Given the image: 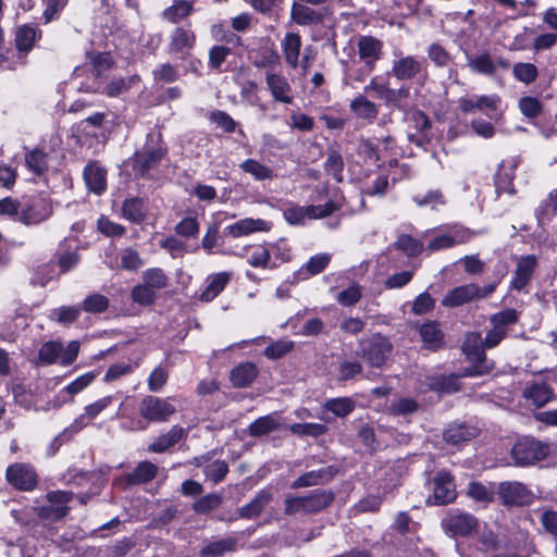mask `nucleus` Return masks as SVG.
<instances>
[{"mask_svg":"<svg viewBox=\"0 0 557 557\" xmlns=\"http://www.w3.org/2000/svg\"><path fill=\"white\" fill-rule=\"evenodd\" d=\"M479 525L478 519L461 510H451L443 520V527L455 536L470 535Z\"/></svg>","mask_w":557,"mask_h":557,"instance_id":"11","label":"nucleus"},{"mask_svg":"<svg viewBox=\"0 0 557 557\" xmlns=\"http://www.w3.org/2000/svg\"><path fill=\"white\" fill-rule=\"evenodd\" d=\"M239 168L250 174L257 181H267L274 177L273 171L255 159H247L239 164Z\"/></svg>","mask_w":557,"mask_h":557,"instance_id":"42","label":"nucleus"},{"mask_svg":"<svg viewBox=\"0 0 557 557\" xmlns=\"http://www.w3.org/2000/svg\"><path fill=\"white\" fill-rule=\"evenodd\" d=\"M53 209L51 200L36 196L30 198L22 209L20 221L25 225H37L52 215Z\"/></svg>","mask_w":557,"mask_h":557,"instance_id":"10","label":"nucleus"},{"mask_svg":"<svg viewBox=\"0 0 557 557\" xmlns=\"http://www.w3.org/2000/svg\"><path fill=\"white\" fill-rule=\"evenodd\" d=\"M324 166H325V171L330 175H332L337 182H342L344 161H343L342 156L337 151H335V150L329 151Z\"/></svg>","mask_w":557,"mask_h":557,"instance_id":"61","label":"nucleus"},{"mask_svg":"<svg viewBox=\"0 0 557 557\" xmlns=\"http://www.w3.org/2000/svg\"><path fill=\"white\" fill-rule=\"evenodd\" d=\"M115 396L109 395L104 396L84 408V413L76 420V422L84 423L85 420L90 421L97 418L102 411H104L109 406L112 405Z\"/></svg>","mask_w":557,"mask_h":557,"instance_id":"47","label":"nucleus"},{"mask_svg":"<svg viewBox=\"0 0 557 557\" xmlns=\"http://www.w3.org/2000/svg\"><path fill=\"white\" fill-rule=\"evenodd\" d=\"M520 313L512 308L504 309L499 312L492 314L488 318L491 325L503 330L508 333V326L513 325L518 322Z\"/></svg>","mask_w":557,"mask_h":557,"instance_id":"44","label":"nucleus"},{"mask_svg":"<svg viewBox=\"0 0 557 557\" xmlns=\"http://www.w3.org/2000/svg\"><path fill=\"white\" fill-rule=\"evenodd\" d=\"M423 71V60L413 55H403L392 62L391 74L400 82L412 81Z\"/></svg>","mask_w":557,"mask_h":557,"instance_id":"13","label":"nucleus"},{"mask_svg":"<svg viewBox=\"0 0 557 557\" xmlns=\"http://www.w3.org/2000/svg\"><path fill=\"white\" fill-rule=\"evenodd\" d=\"M473 364L471 367L465 368L462 372H460L458 375H450V376H438L433 377L430 382V387L434 391L440 392H456L458 389L457 379L458 377H465V376H479L488 374L493 371L495 368L494 361H476L472 362Z\"/></svg>","mask_w":557,"mask_h":557,"instance_id":"8","label":"nucleus"},{"mask_svg":"<svg viewBox=\"0 0 557 557\" xmlns=\"http://www.w3.org/2000/svg\"><path fill=\"white\" fill-rule=\"evenodd\" d=\"M548 451L547 444L533 437H523L512 446L511 457L516 466L527 467L546 458Z\"/></svg>","mask_w":557,"mask_h":557,"instance_id":"5","label":"nucleus"},{"mask_svg":"<svg viewBox=\"0 0 557 557\" xmlns=\"http://www.w3.org/2000/svg\"><path fill=\"white\" fill-rule=\"evenodd\" d=\"M73 493L65 491H52L46 496L47 504L38 508V516L41 519L57 521L67 515L70 508L69 502Z\"/></svg>","mask_w":557,"mask_h":557,"instance_id":"9","label":"nucleus"},{"mask_svg":"<svg viewBox=\"0 0 557 557\" xmlns=\"http://www.w3.org/2000/svg\"><path fill=\"white\" fill-rule=\"evenodd\" d=\"M195 45V35L191 30L177 27L171 35L170 51L173 53L189 50Z\"/></svg>","mask_w":557,"mask_h":557,"instance_id":"39","label":"nucleus"},{"mask_svg":"<svg viewBox=\"0 0 557 557\" xmlns=\"http://www.w3.org/2000/svg\"><path fill=\"white\" fill-rule=\"evenodd\" d=\"M461 348L471 362L488 361L485 355L484 338L479 332L467 333Z\"/></svg>","mask_w":557,"mask_h":557,"instance_id":"27","label":"nucleus"},{"mask_svg":"<svg viewBox=\"0 0 557 557\" xmlns=\"http://www.w3.org/2000/svg\"><path fill=\"white\" fill-rule=\"evenodd\" d=\"M84 181L90 191L100 195L107 187V172L98 162H89L84 169Z\"/></svg>","mask_w":557,"mask_h":557,"instance_id":"24","label":"nucleus"},{"mask_svg":"<svg viewBox=\"0 0 557 557\" xmlns=\"http://www.w3.org/2000/svg\"><path fill=\"white\" fill-rule=\"evenodd\" d=\"M498 95H471L458 100V107L463 113H474L476 111H497L500 104Z\"/></svg>","mask_w":557,"mask_h":557,"instance_id":"17","label":"nucleus"},{"mask_svg":"<svg viewBox=\"0 0 557 557\" xmlns=\"http://www.w3.org/2000/svg\"><path fill=\"white\" fill-rule=\"evenodd\" d=\"M120 265L126 271H137L143 267L144 261L137 250L127 247L120 251Z\"/></svg>","mask_w":557,"mask_h":557,"instance_id":"56","label":"nucleus"},{"mask_svg":"<svg viewBox=\"0 0 557 557\" xmlns=\"http://www.w3.org/2000/svg\"><path fill=\"white\" fill-rule=\"evenodd\" d=\"M258 375V368L252 362H243L232 369L230 380L235 387L249 386Z\"/></svg>","mask_w":557,"mask_h":557,"instance_id":"31","label":"nucleus"},{"mask_svg":"<svg viewBox=\"0 0 557 557\" xmlns=\"http://www.w3.org/2000/svg\"><path fill=\"white\" fill-rule=\"evenodd\" d=\"M265 84L274 101L285 104L293 103V88L286 76L273 71H267Z\"/></svg>","mask_w":557,"mask_h":557,"instance_id":"15","label":"nucleus"},{"mask_svg":"<svg viewBox=\"0 0 557 557\" xmlns=\"http://www.w3.org/2000/svg\"><path fill=\"white\" fill-rule=\"evenodd\" d=\"M350 111L358 117L373 122L379 114V107L364 95H359L350 101Z\"/></svg>","mask_w":557,"mask_h":557,"instance_id":"33","label":"nucleus"},{"mask_svg":"<svg viewBox=\"0 0 557 557\" xmlns=\"http://www.w3.org/2000/svg\"><path fill=\"white\" fill-rule=\"evenodd\" d=\"M498 494L505 505L525 506L532 502L533 495L525 485L519 482H503Z\"/></svg>","mask_w":557,"mask_h":557,"instance_id":"14","label":"nucleus"},{"mask_svg":"<svg viewBox=\"0 0 557 557\" xmlns=\"http://www.w3.org/2000/svg\"><path fill=\"white\" fill-rule=\"evenodd\" d=\"M290 18L299 26H312L323 22V15L319 11L297 0L292 4Z\"/></svg>","mask_w":557,"mask_h":557,"instance_id":"23","label":"nucleus"},{"mask_svg":"<svg viewBox=\"0 0 557 557\" xmlns=\"http://www.w3.org/2000/svg\"><path fill=\"white\" fill-rule=\"evenodd\" d=\"M61 351H62L61 343L54 342V341H49V342L42 344V346L39 349V355H38L39 361L42 364L54 363L58 360V358L60 357Z\"/></svg>","mask_w":557,"mask_h":557,"instance_id":"60","label":"nucleus"},{"mask_svg":"<svg viewBox=\"0 0 557 557\" xmlns=\"http://www.w3.org/2000/svg\"><path fill=\"white\" fill-rule=\"evenodd\" d=\"M271 499L272 493L269 490L259 491L247 505L240 508L239 516L245 519L258 517Z\"/></svg>","mask_w":557,"mask_h":557,"instance_id":"36","label":"nucleus"},{"mask_svg":"<svg viewBox=\"0 0 557 557\" xmlns=\"http://www.w3.org/2000/svg\"><path fill=\"white\" fill-rule=\"evenodd\" d=\"M473 234L474 233L468 228L457 227L450 234H441L432 238L429 242L426 249L431 252L448 249L456 245L469 242Z\"/></svg>","mask_w":557,"mask_h":557,"instance_id":"19","label":"nucleus"},{"mask_svg":"<svg viewBox=\"0 0 557 557\" xmlns=\"http://www.w3.org/2000/svg\"><path fill=\"white\" fill-rule=\"evenodd\" d=\"M277 426L278 421L274 416H263L249 425V434L252 436H262L274 431Z\"/></svg>","mask_w":557,"mask_h":557,"instance_id":"53","label":"nucleus"},{"mask_svg":"<svg viewBox=\"0 0 557 557\" xmlns=\"http://www.w3.org/2000/svg\"><path fill=\"white\" fill-rule=\"evenodd\" d=\"M389 90L388 79L383 76H373L364 87L366 94H373L374 97L382 100L384 103L387 101Z\"/></svg>","mask_w":557,"mask_h":557,"instance_id":"54","label":"nucleus"},{"mask_svg":"<svg viewBox=\"0 0 557 557\" xmlns=\"http://www.w3.org/2000/svg\"><path fill=\"white\" fill-rule=\"evenodd\" d=\"M478 284L469 283L449 289L441 300L445 308H456L475 301Z\"/></svg>","mask_w":557,"mask_h":557,"instance_id":"20","label":"nucleus"},{"mask_svg":"<svg viewBox=\"0 0 557 557\" xmlns=\"http://www.w3.org/2000/svg\"><path fill=\"white\" fill-rule=\"evenodd\" d=\"M236 544L237 541L233 537L213 541L201 549V555L203 557H220L227 552L235 550Z\"/></svg>","mask_w":557,"mask_h":557,"instance_id":"41","label":"nucleus"},{"mask_svg":"<svg viewBox=\"0 0 557 557\" xmlns=\"http://www.w3.org/2000/svg\"><path fill=\"white\" fill-rule=\"evenodd\" d=\"M393 344L388 337L381 333H374L358 342V356L371 368L383 369L387 366L392 354Z\"/></svg>","mask_w":557,"mask_h":557,"instance_id":"2","label":"nucleus"},{"mask_svg":"<svg viewBox=\"0 0 557 557\" xmlns=\"http://www.w3.org/2000/svg\"><path fill=\"white\" fill-rule=\"evenodd\" d=\"M467 65L473 73L488 77L495 75L494 59L487 51L474 57H469L467 59Z\"/></svg>","mask_w":557,"mask_h":557,"instance_id":"38","label":"nucleus"},{"mask_svg":"<svg viewBox=\"0 0 557 557\" xmlns=\"http://www.w3.org/2000/svg\"><path fill=\"white\" fill-rule=\"evenodd\" d=\"M272 223L262 219L245 218L227 226L233 237L246 236L256 232H269Z\"/></svg>","mask_w":557,"mask_h":557,"instance_id":"25","label":"nucleus"},{"mask_svg":"<svg viewBox=\"0 0 557 557\" xmlns=\"http://www.w3.org/2000/svg\"><path fill=\"white\" fill-rule=\"evenodd\" d=\"M245 251L247 252V262L251 267L263 269L268 267L271 255L269 249H267L264 246H248L245 248Z\"/></svg>","mask_w":557,"mask_h":557,"instance_id":"50","label":"nucleus"},{"mask_svg":"<svg viewBox=\"0 0 557 557\" xmlns=\"http://www.w3.org/2000/svg\"><path fill=\"white\" fill-rule=\"evenodd\" d=\"M147 202L144 198L129 197L122 203V216L135 224H140L147 218Z\"/></svg>","mask_w":557,"mask_h":557,"instance_id":"29","label":"nucleus"},{"mask_svg":"<svg viewBox=\"0 0 557 557\" xmlns=\"http://www.w3.org/2000/svg\"><path fill=\"white\" fill-rule=\"evenodd\" d=\"M26 166L37 175L42 174L47 168V154L40 149H34L25 154Z\"/></svg>","mask_w":557,"mask_h":557,"instance_id":"57","label":"nucleus"},{"mask_svg":"<svg viewBox=\"0 0 557 557\" xmlns=\"http://www.w3.org/2000/svg\"><path fill=\"white\" fill-rule=\"evenodd\" d=\"M108 297L101 294H92L83 300L82 307L79 308L88 313H102L108 309Z\"/></svg>","mask_w":557,"mask_h":557,"instance_id":"58","label":"nucleus"},{"mask_svg":"<svg viewBox=\"0 0 557 557\" xmlns=\"http://www.w3.org/2000/svg\"><path fill=\"white\" fill-rule=\"evenodd\" d=\"M523 398L535 407H543L554 397L553 388L545 382H532L523 391Z\"/></svg>","mask_w":557,"mask_h":557,"instance_id":"26","label":"nucleus"},{"mask_svg":"<svg viewBox=\"0 0 557 557\" xmlns=\"http://www.w3.org/2000/svg\"><path fill=\"white\" fill-rule=\"evenodd\" d=\"M520 313L512 308L504 309L499 312L492 314L488 318L491 325L503 330L508 333V326L513 325L518 322Z\"/></svg>","mask_w":557,"mask_h":557,"instance_id":"45","label":"nucleus"},{"mask_svg":"<svg viewBox=\"0 0 557 557\" xmlns=\"http://www.w3.org/2000/svg\"><path fill=\"white\" fill-rule=\"evenodd\" d=\"M5 476L10 484L22 491H30L37 485V474L30 466L25 463L9 466Z\"/></svg>","mask_w":557,"mask_h":557,"instance_id":"12","label":"nucleus"},{"mask_svg":"<svg viewBox=\"0 0 557 557\" xmlns=\"http://www.w3.org/2000/svg\"><path fill=\"white\" fill-rule=\"evenodd\" d=\"M433 497L436 505H446L455 499V484L453 476L448 472L441 471L435 475Z\"/></svg>","mask_w":557,"mask_h":557,"instance_id":"22","label":"nucleus"},{"mask_svg":"<svg viewBox=\"0 0 557 557\" xmlns=\"http://www.w3.org/2000/svg\"><path fill=\"white\" fill-rule=\"evenodd\" d=\"M383 42L376 37L361 35L357 38V49L362 69L352 75V79L362 82L367 75L374 71L377 61L383 57Z\"/></svg>","mask_w":557,"mask_h":557,"instance_id":"3","label":"nucleus"},{"mask_svg":"<svg viewBox=\"0 0 557 557\" xmlns=\"http://www.w3.org/2000/svg\"><path fill=\"white\" fill-rule=\"evenodd\" d=\"M176 412L172 398L145 396L139 404L140 416L149 422H166Z\"/></svg>","mask_w":557,"mask_h":557,"instance_id":"7","label":"nucleus"},{"mask_svg":"<svg viewBox=\"0 0 557 557\" xmlns=\"http://www.w3.org/2000/svg\"><path fill=\"white\" fill-rule=\"evenodd\" d=\"M205 475L214 484L224 480L228 472V465L224 460H215L205 467Z\"/></svg>","mask_w":557,"mask_h":557,"instance_id":"64","label":"nucleus"},{"mask_svg":"<svg viewBox=\"0 0 557 557\" xmlns=\"http://www.w3.org/2000/svg\"><path fill=\"white\" fill-rule=\"evenodd\" d=\"M339 210V206L330 200L324 205L300 207L290 205L283 211L285 221L290 225H301L306 219H322Z\"/></svg>","mask_w":557,"mask_h":557,"instance_id":"6","label":"nucleus"},{"mask_svg":"<svg viewBox=\"0 0 557 557\" xmlns=\"http://www.w3.org/2000/svg\"><path fill=\"white\" fill-rule=\"evenodd\" d=\"M289 430L294 435L318 437L325 434L327 428L321 423H294Z\"/></svg>","mask_w":557,"mask_h":557,"instance_id":"59","label":"nucleus"},{"mask_svg":"<svg viewBox=\"0 0 557 557\" xmlns=\"http://www.w3.org/2000/svg\"><path fill=\"white\" fill-rule=\"evenodd\" d=\"M144 284L151 289H162L169 284V277L161 268H149L143 272Z\"/></svg>","mask_w":557,"mask_h":557,"instance_id":"51","label":"nucleus"},{"mask_svg":"<svg viewBox=\"0 0 557 557\" xmlns=\"http://www.w3.org/2000/svg\"><path fill=\"white\" fill-rule=\"evenodd\" d=\"M394 246L407 256L416 257L423 250V244L410 235H399Z\"/></svg>","mask_w":557,"mask_h":557,"instance_id":"55","label":"nucleus"},{"mask_svg":"<svg viewBox=\"0 0 557 557\" xmlns=\"http://www.w3.org/2000/svg\"><path fill=\"white\" fill-rule=\"evenodd\" d=\"M41 37V30L33 25L24 24L15 32V47L20 64H25L26 54L33 49L34 44Z\"/></svg>","mask_w":557,"mask_h":557,"instance_id":"18","label":"nucleus"},{"mask_svg":"<svg viewBox=\"0 0 557 557\" xmlns=\"http://www.w3.org/2000/svg\"><path fill=\"white\" fill-rule=\"evenodd\" d=\"M294 345V342L289 339L276 341L264 349V356L272 360L280 359L292 351Z\"/></svg>","mask_w":557,"mask_h":557,"instance_id":"63","label":"nucleus"},{"mask_svg":"<svg viewBox=\"0 0 557 557\" xmlns=\"http://www.w3.org/2000/svg\"><path fill=\"white\" fill-rule=\"evenodd\" d=\"M231 281V273L219 272L210 276L207 281L205 289L199 295V300L209 302L220 295Z\"/></svg>","mask_w":557,"mask_h":557,"instance_id":"32","label":"nucleus"},{"mask_svg":"<svg viewBox=\"0 0 557 557\" xmlns=\"http://www.w3.org/2000/svg\"><path fill=\"white\" fill-rule=\"evenodd\" d=\"M286 63L296 69L299 63L301 37L297 33H287L281 42Z\"/></svg>","mask_w":557,"mask_h":557,"instance_id":"34","label":"nucleus"},{"mask_svg":"<svg viewBox=\"0 0 557 557\" xmlns=\"http://www.w3.org/2000/svg\"><path fill=\"white\" fill-rule=\"evenodd\" d=\"M152 76L157 83H174L180 78V73L176 66L163 63L152 71Z\"/></svg>","mask_w":557,"mask_h":557,"instance_id":"62","label":"nucleus"},{"mask_svg":"<svg viewBox=\"0 0 557 557\" xmlns=\"http://www.w3.org/2000/svg\"><path fill=\"white\" fill-rule=\"evenodd\" d=\"M412 199L418 207H431L432 210H438L446 203L443 193L438 189L418 194Z\"/></svg>","mask_w":557,"mask_h":557,"instance_id":"52","label":"nucleus"},{"mask_svg":"<svg viewBox=\"0 0 557 557\" xmlns=\"http://www.w3.org/2000/svg\"><path fill=\"white\" fill-rule=\"evenodd\" d=\"M475 430L463 424L449 425L444 431V440L448 444L457 445L461 442H466L474 437Z\"/></svg>","mask_w":557,"mask_h":557,"instance_id":"40","label":"nucleus"},{"mask_svg":"<svg viewBox=\"0 0 557 557\" xmlns=\"http://www.w3.org/2000/svg\"><path fill=\"white\" fill-rule=\"evenodd\" d=\"M193 11V4L186 0H175L174 3L163 11V17L171 23H177L185 18Z\"/></svg>","mask_w":557,"mask_h":557,"instance_id":"49","label":"nucleus"},{"mask_svg":"<svg viewBox=\"0 0 557 557\" xmlns=\"http://www.w3.org/2000/svg\"><path fill=\"white\" fill-rule=\"evenodd\" d=\"M537 259L533 255L522 256L517 262V267L510 282V287L516 290H521L531 281Z\"/></svg>","mask_w":557,"mask_h":557,"instance_id":"21","label":"nucleus"},{"mask_svg":"<svg viewBox=\"0 0 557 557\" xmlns=\"http://www.w3.org/2000/svg\"><path fill=\"white\" fill-rule=\"evenodd\" d=\"M158 466L150 461H140L136 468L126 475L128 484L139 485L152 481L158 474Z\"/></svg>","mask_w":557,"mask_h":557,"instance_id":"35","label":"nucleus"},{"mask_svg":"<svg viewBox=\"0 0 557 557\" xmlns=\"http://www.w3.org/2000/svg\"><path fill=\"white\" fill-rule=\"evenodd\" d=\"M323 407L325 410L333 412L336 417L345 418L352 412L356 403L349 397H336L327 399Z\"/></svg>","mask_w":557,"mask_h":557,"instance_id":"43","label":"nucleus"},{"mask_svg":"<svg viewBox=\"0 0 557 557\" xmlns=\"http://www.w3.org/2000/svg\"><path fill=\"white\" fill-rule=\"evenodd\" d=\"M520 164L518 157H510L502 161L498 171L495 175V189L499 196L503 193L515 195L516 189L512 185L515 178V171Z\"/></svg>","mask_w":557,"mask_h":557,"instance_id":"16","label":"nucleus"},{"mask_svg":"<svg viewBox=\"0 0 557 557\" xmlns=\"http://www.w3.org/2000/svg\"><path fill=\"white\" fill-rule=\"evenodd\" d=\"M140 81L138 75H132L128 78L119 77L112 79L102 90L104 95L108 97H117L124 94L126 90L131 88V86L137 84Z\"/></svg>","mask_w":557,"mask_h":557,"instance_id":"46","label":"nucleus"},{"mask_svg":"<svg viewBox=\"0 0 557 557\" xmlns=\"http://www.w3.org/2000/svg\"><path fill=\"white\" fill-rule=\"evenodd\" d=\"M419 333L425 347L429 349L436 350L442 347L444 334L441 331L437 322L429 321L423 323Z\"/></svg>","mask_w":557,"mask_h":557,"instance_id":"37","label":"nucleus"},{"mask_svg":"<svg viewBox=\"0 0 557 557\" xmlns=\"http://www.w3.org/2000/svg\"><path fill=\"white\" fill-rule=\"evenodd\" d=\"M187 431L180 426L173 425L165 434H161L158 436L149 446L148 450L150 453L161 454L164 453L170 447L177 444L181 440L186 437Z\"/></svg>","mask_w":557,"mask_h":557,"instance_id":"28","label":"nucleus"},{"mask_svg":"<svg viewBox=\"0 0 557 557\" xmlns=\"http://www.w3.org/2000/svg\"><path fill=\"white\" fill-rule=\"evenodd\" d=\"M333 500L334 494L332 491L319 488L301 496L287 495L284 500V512L287 516L297 513L314 515L329 507Z\"/></svg>","mask_w":557,"mask_h":557,"instance_id":"1","label":"nucleus"},{"mask_svg":"<svg viewBox=\"0 0 557 557\" xmlns=\"http://www.w3.org/2000/svg\"><path fill=\"white\" fill-rule=\"evenodd\" d=\"M333 467H324L318 470H312L304 473L297 478L290 485L292 488L308 487L313 485L323 484L329 482L335 475Z\"/></svg>","mask_w":557,"mask_h":557,"instance_id":"30","label":"nucleus"},{"mask_svg":"<svg viewBox=\"0 0 557 557\" xmlns=\"http://www.w3.org/2000/svg\"><path fill=\"white\" fill-rule=\"evenodd\" d=\"M513 77L525 85L534 83L539 76L537 67L529 62H517L512 65Z\"/></svg>","mask_w":557,"mask_h":557,"instance_id":"48","label":"nucleus"},{"mask_svg":"<svg viewBox=\"0 0 557 557\" xmlns=\"http://www.w3.org/2000/svg\"><path fill=\"white\" fill-rule=\"evenodd\" d=\"M164 156V149L159 144V135L149 134L147 143L132 159V166L136 174L146 177L150 170L156 168Z\"/></svg>","mask_w":557,"mask_h":557,"instance_id":"4","label":"nucleus"}]
</instances>
